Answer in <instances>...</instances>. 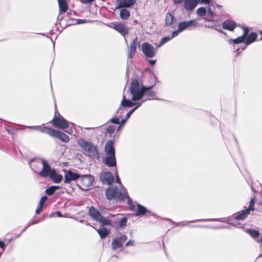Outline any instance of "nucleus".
Masks as SVG:
<instances>
[{
  "label": "nucleus",
  "instance_id": "a878e982",
  "mask_svg": "<svg viewBox=\"0 0 262 262\" xmlns=\"http://www.w3.org/2000/svg\"><path fill=\"white\" fill-rule=\"evenodd\" d=\"M89 215L95 221H97L101 215V213L94 207H90L89 211Z\"/></svg>",
  "mask_w": 262,
  "mask_h": 262
},
{
  "label": "nucleus",
  "instance_id": "39448f33",
  "mask_svg": "<svg viewBox=\"0 0 262 262\" xmlns=\"http://www.w3.org/2000/svg\"><path fill=\"white\" fill-rule=\"evenodd\" d=\"M139 49L146 58H152L156 55V50L154 47L147 42L142 43Z\"/></svg>",
  "mask_w": 262,
  "mask_h": 262
},
{
  "label": "nucleus",
  "instance_id": "ea45409f",
  "mask_svg": "<svg viewBox=\"0 0 262 262\" xmlns=\"http://www.w3.org/2000/svg\"><path fill=\"white\" fill-rule=\"evenodd\" d=\"M207 13L206 9L204 7H200L198 9L196 14L200 17L204 16Z\"/></svg>",
  "mask_w": 262,
  "mask_h": 262
},
{
  "label": "nucleus",
  "instance_id": "6e6d98bb",
  "mask_svg": "<svg viewBox=\"0 0 262 262\" xmlns=\"http://www.w3.org/2000/svg\"><path fill=\"white\" fill-rule=\"evenodd\" d=\"M55 214L57 215V216L58 217H62L63 216L61 212L59 211H57L56 212L52 213L51 216H54Z\"/></svg>",
  "mask_w": 262,
  "mask_h": 262
},
{
  "label": "nucleus",
  "instance_id": "c03bdc74",
  "mask_svg": "<svg viewBox=\"0 0 262 262\" xmlns=\"http://www.w3.org/2000/svg\"><path fill=\"white\" fill-rule=\"evenodd\" d=\"M141 103H136V106L134 108L130 110H128V108H127L126 115H132L134 113L135 110H136L138 107H139L141 105Z\"/></svg>",
  "mask_w": 262,
  "mask_h": 262
},
{
  "label": "nucleus",
  "instance_id": "a18cd8bd",
  "mask_svg": "<svg viewBox=\"0 0 262 262\" xmlns=\"http://www.w3.org/2000/svg\"><path fill=\"white\" fill-rule=\"evenodd\" d=\"M127 111V108H125L124 106H123L121 105L120 107L118 109L117 113L118 114H125L126 115Z\"/></svg>",
  "mask_w": 262,
  "mask_h": 262
},
{
  "label": "nucleus",
  "instance_id": "8fccbe9b",
  "mask_svg": "<svg viewBox=\"0 0 262 262\" xmlns=\"http://www.w3.org/2000/svg\"><path fill=\"white\" fill-rule=\"evenodd\" d=\"M118 239L123 244L127 240V237L125 235H122Z\"/></svg>",
  "mask_w": 262,
  "mask_h": 262
},
{
  "label": "nucleus",
  "instance_id": "4468645a",
  "mask_svg": "<svg viewBox=\"0 0 262 262\" xmlns=\"http://www.w3.org/2000/svg\"><path fill=\"white\" fill-rule=\"evenodd\" d=\"M53 137H55L63 142L68 143L70 141V137L63 132L54 129V133L52 136Z\"/></svg>",
  "mask_w": 262,
  "mask_h": 262
},
{
  "label": "nucleus",
  "instance_id": "7c9ffc66",
  "mask_svg": "<svg viewBox=\"0 0 262 262\" xmlns=\"http://www.w3.org/2000/svg\"><path fill=\"white\" fill-rule=\"evenodd\" d=\"M177 35H173V31L172 32V34L169 36H167L163 37L162 39L161 40L160 42H159V45H158L157 47L159 48L163 45L166 43L169 40H170L173 37L177 36Z\"/></svg>",
  "mask_w": 262,
  "mask_h": 262
},
{
  "label": "nucleus",
  "instance_id": "7ed1b4c3",
  "mask_svg": "<svg viewBox=\"0 0 262 262\" xmlns=\"http://www.w3.org/2000/svg\"><path fill=\"white\" fill-rule=\"evenodd\" d=\"M127 194V193L125 189H123V191H119L116 187H108L105 191L106 197L109 200L115 199L119 201H123L126 199Z\"/></svg>",
  "mask_w": 262,
  "mask_h": 262
},
{
  "label": "nucleus",
  "instance_id": "a211bd4d",
  "mask_svg": "<svg viewBox=\"0 0 262 262\" xmlns=\"http://www.w3.org/2000/svg\"><path fill=\"white\" fill-rule=\"evenodd\" d=\"M223 28L230 31H233L237 26V24L231 20L227 19L222 24Z\"/></svg>",
  "mask_w": 262,
  "mask_h": 262
},
{
  "label": "nucleus",
  "instance_id": "c9c22d12",
  "mask_svg": "<svg viewBox=\"0 0 262 262\" xmlns=\"http://www.w3.org/2000/svg\"><path fill=\"white\" fill-rule=\"evenodd\" d=\"M59 188V187L58 186H51L45 190V192L48 195H52Z\"/></svg>",
  "mask_w": 262,
  "mask_h": 262
},
{
  "label": "nucleus",
  "instance_id": "5fc2aeb1",
  "mask_svg": "<svg viewBox=\"0 0 262 262\" xmlns=\"http://www.w3.org/2000/svg\"><path fill=\"white\" fill-rule=\"evenodd\" d=\"M116 182L119 184L121 185V186L122 187L123 189H124L123 186L122 185L120 178H119V177L117 174H116Z\"/></svg>",
  "mask_w": 262,
  "mask_h": 262
},
{
  "label": "nucleus",
  "instance_id": "4c0bfd02",
  "mask_svg": "<svg viewBox=\"0 0 262 262\" xmlns=\"http://www.w3.org/2000/svg\"><path fill=\"white\" fill-rule=\"evenodd\" d=\"M122 243L119 240L118 238H115L112 243V248L115 250L117 248H121L122 247Z\"/></svg>",
  "mask_w": 262,
  "mask_h": 262
},
{
  "label": "nucleus",
  "instance_id": "cd10ccee",
  "mask_svg": "<svg viewBox=\"0 0 262 262\" xmlns=\"http://www.w3.org/2000/svg\"><path fill=\"white\" fill-rule=\"evenodd\" d=\"M136 103H135L130 100H127L125 99V96L124 95L123 96V98L121 101V105L123 106H124L125 108H129L136 105Z\"/></svg>",
  "mask_w": 262,
  "mask_h": 262
},
{
  "label": "nucleus",
  "instance_id": "20e7f679",
  "mask_svg": "<svg viewBox=\"0 0 262 262\" xmlns=\"http://www.w3.org/2000/svg\"><path fill=\"white\" fill-rule=\"evenodd\" d=\"M80 178V181L78 184L80 189L83 191L89 190L95 180L94 178L90 174L82 176Z\"/></svg>",
  "mask_w": 262,
  "mask_h": 262
},
{
  "label": "nucleus",
  "instance_id": "9d476101",
  "mask_svg": "<svg viewBox=\"0 0 262 262\" xmlns=\"http://www.w3.org/2000/svg\"><path fill=\"white\" fill-rule=\"evenodd\" d=\"M197 23L195 20H190L189 21H185L180 23L178 27L177 30L173 31V35H178L179 33L186 30L187 28L192 26H196Z\"/></svg>",
  "mask_w": 262,
  "mask_h": 262
},
{
  "label": "nucleus",
  "instance_id": "423d86ee",
  "mask_svg": "<svg viewBox=\"0 0 262 262\" xmlns=\"http://www.w3.org/2000/svg\"><path fill=\"white\" fill-rule=\"evenodd\" d=\"M254 199H251L250 201L248 207L234 214L233 216V219L236 220H244L247 217V215L250 214V211L254 209Z\"/></svg>",
  "mask_w": 262,
  "mask_h": 262
},
{
  "label": "nucleus",
  "instance_id": "2eb2a0df",
  "mask_svg": "<svg viewBox=\"0 0 262 262\" xmlns=\"http://www.w3.org/2000/svg\"><path fill=\"white\" fill-rule=\"evenodd\" d=\"M136 0H116L117 8H129L133 6Z\"/></svg>",
  "mask_w": 262,
  "mask_h": 262
},
{
  "label": "nucleus",
  "instance_id": "e2e57ef3",
  "mask_svg": "<svg viewBox=\"0 0 262 262\" xmlns=\"http://www.w3.org/2000/svg\"><path fill=\"white\" fill-rule=\"evenodd\" d=\"M5 128H6V130L7 131V132H8L9 134H11V133H12V132H11V129L7 128L6 127H5Z\"/></svg>",
  "mask_w": 262,
  "mask_h": 262
},
{
  "label": "nucleus",
  "instance_id": "4be33fe9",
  "mask_svg": "<svg viewBox=\"0 0 262 262\" xmlns=\"http://www.w3.org/2000/svg\"><path fill=\"white\" fill-rule=\"evenodd\" d=\"M199 0H185L184 8L187 11L192 10L199 3Z\"/></svg>",
  "mask_w": 262,
  "mask_h": 262
},
{
  "label": "nucleus",
  "instance_id": "b1692460",
  "mask_svg": "<svg viewBox=\"0 0 262 262\" xmlns=\"http://www.w3.org/2000/svg\"><path fill=\"white\" fill-rule=\"evenodd\" d=\"M42 160L44 159L40 158L31 159L28 161V163L30 167L33 169V170L38 173V170H40L41 168H39L38 164H37V162H38V160Z\"/></svg>",
  "mask_w": 262,
  "mask_h": 262
},
{
  "label": "nucleus",
  "instance_id": "603ef678",
  "mask_svg": "<svg viewBox=\"0 0 262 262\" xmlns=\"http://www.w3.org/2000/svg\"><path fill=\"white\" fill-rule=\"evenodd\" d=\"M76 24H84L87 22V20L85 19H78L76 20Z\"/></svg>",
  "mask_w": 262,
  "mask_h": 262
},
{
  "label": "nucleus",
  "instance_id": "ddd939ff",
  "mask_svg": "<svg viewBox=\"0 0 262 262\" xmlns=\"http://www.w3.org/2000/svg\"><path fill=\"white\" fill-rule=\"evenodd\" d=\"M112 28L119 32L122 35L125 36L128 33V30L125 26L120 23H113L111 24Z\"/></svg>",
  "mask_w": 262,
  "mask_h": 262
},
{
  "label": "nucleus",
  "instance_id": "72a5a7b5",
  "mask_svg": "<svg viewBox=\"0 0 262 262\" xmlns=\"http://www.w3.org/2000/svg\"><path fill=\"white\" fill-rule=\"evenodd\" d=\"M245 38L244 36H240L235 39H230L228 40V42L230 44L236 45L239 43L244 42L245 41Z\"/></svg>",
  "mask_w": 262,
  "mask_h": 262
},
{
  "label": "nucleus",
  "instance_id": "5701e85b",
  "mask_svg": "<svg viewBox=\"0 0 262 262\" xmlns=\"http://www.w3.org/2000/svg\"><path fill=\"white\" fill-rule=\"evenodd\" d=\"M104 163L109 167H114L116 166V161L115 155H107L104 159Z\"/></svg>",
  "mask_w": 262,
  "mask_h": 262
},
{
  "label": "nucleus",
  "instance_id": "f704fd0d",
  "mask_svg": "<svg viewBox=\"0 0 262 262\" xmlns=\"http://www.w3.org/2000/svg\"><path fill=\"white\" fill-rule=\"evenodd\" d=\"M97 232L100 235L101 238H104L109 234V231L105 228H102L97 230Z\"/></svg>",
  "mask_w": 262,
  "mask_h": 262
},
{
  "label": "nucleus",
  "instance_id": "13d9d810",
  "mask_svg": "<svg viewBox=\"0 0 262 262\" xmlns=\"http://www.w3.org/2000/svg\"><path fill=\"white\" fill-rule=\"evenodd\" d=\"M183 2H185V0H174L173 3L175 5H178V4H181Z\"/></svg>",
  "mask_w": 262,
  "mask_h": 262
},
{
  "label": "nucleus",
  "instance_id": "a19ab883",
  "mask_svg": "<svg viewBox=\"0 0 262 262\" xmlns=\"http://www.w3.org/2000/svg\"><path fill=\"white\" fill-rule=\"evenodd\" d=\"M127 218L125 217L121 218L119 221V227L120 228H124L126 226Z\"/></svg>",
  "mask_w": 262,
  "mask_h": 262
},
{
  "label": "nucleus",
  "instance_id": "f03ea898",
  "mask_svg": "<svg viewBox=\"0 0 262 262\" xmlns=\"http://www.w3.org/2000/svg\"><path fill=\"white\" fill-rule=\"evenodd\" d=\"M77 143L83 149L86 156L93 159L99 158V154L96 145L84 139L78 140Z\"/></svg>",
  "mask_w": 262,
  "mask_h": 262
},
{
  "label": "nucleus",
  "instance_id": "473e14b6",
  "mask_svg": "<svg viewBox=\"0 0 262 262\" xmlns=\"http://www.w3.org/2000/svg\"><path fill=\"white\" fill-rule=\"evenodd\" d=\"M130 16V12L125 8H123L120 12V17L122 20H126Z\"/></svg>",
  "mask_w": 262,
  "mask_h": 262
},
{
  "label": "nucleus",
  "instance_id": "1a4fd4ad",
  "mask_svg": "<svg viewBox=\"0 0 262 262\" xmlns=\"http://www.w3.org/2000/svg\"><path fill=\"white\" fill-rule=\"evenodd\" d=\"M257 33L254 32L250 33L246 37L244 41V45L241 47H237L234 46L233 48L237 52V54H239V50L241 49L242 50H244L246 47L252 42H254L257 38Z\"/></svg>",
  "mask_w": 262,
  "mask_h": 262
},
{
  "label": "nucleus",
  "instance_id": "f257e3e1",
  "mask_svg": "<svg viewBox=\"0 0 262 262\" xmlns=\"http://www.w3.org/2000/svg\"><path fill=\"white\" fill-rule=\"evenodd\" d=\"M152 86L146 87L140 84L137 79L132 80L129 88L132 95V100L137 101L142 99L143 101L156 99V92L151 90Z\"/></svg>",
  "mask_w": 262,
  "mask_h": 262
},
{
  "label": "nucleus",
  "instance_id": "c756f323",
  "mask_svg": "<svg viewBox=\"0 0 262 262\" xmlns=\"http://www.w3.org/2000/svg\"><path fill=\"white\" fill-rule=\"evenodd\" d=\"M217 219H198V220H195L189 222H180L177 223V225H180V226H188V223H195L198 222H201V221H217Z\"/></svg>",
  "mask_w": 262,
  "mask_h": 262
},
{
  "label": "nucleus",
  "instance_id": "f3484780",
  "mask_svg": "<svg viewBox=\"0 0 262 262\" xmlns=\"http://www.w3.org/2000/svg\"><path fill=\"white\" fill-rule=\"evenodd\" d=\"M138 42V38L136 37L133 40L131 41L129 45V49L128 53V57L133 58L137 51V45Z\"/></svg>",
  "mask_w": 262,
  "mask_h": 262
},
{
  "label": "nucleus",
  "instance_id": "774afa93",
  "mask_svg": "<svg viewBox=\"0 0 262 262\" xmlns=\"http://www.w3.org/2000/svg\"><path fill=\"white\" fill-rule=\"evenodd\" d=\"M261 38H260V40H261V39H262V32H261Z\"/></svg>",
  "mask_w": 262,
  "mask_h": 262
},
{
  "label": "nucleus",
  "instance_id": "864d4df0",
  "mask_svg": "<svg viewBox=\"0 0 262 262\" xmlns=\"http://www.w3.org/2000/svg\"><path fill=\"white\" fill-rule=\"evenodd\" d=\"M42 206L38 204V206L36 209L35 212L36 214H39L40 212L42 211Z\"/></svg>",
  "mask_w": 262,
  "mask_h": 262
},
{
  "label": "nucleus",
  "instance_id": "052dcab7",
  "mask_svg": "<svg viewBox=\"0 0 262 262\" xmlns=\"http://www.w3.org/2000/svg\"><path fill=\"white\" fill-rule=\"evenodd\" d=\"M211 0H201V3L205 4H209Z\"/></svg>",
  "mask_w": 262,
  "mask_h": 262
},
{
  "label": "nucleus",
  "instance_id": "79ce46f5",
  "mask_svg": "<svg viewBox=\"0 0 262 262\" xmlns=\"http://www.w3.org/2000/svg\"><path fill=\"white\" fill-rule=\"evenodd\" d=\"M248 233L253 238L257 237L259 235V231L254 229L248 230Z\"/></svg>",
  "mask_w": 262,
  "mask_h": 262
},
{
  "label": "nucleus",
  "instance_id": "680f3d73",
  "mask_svg": "<svg viewBox=\"0 0 262 262\" xmlns=\"http://www.w3.org/2000/svg\"><path fill=\"white\" fill-rule=\"evenodd\" d=\"M67 132L69 134H72L73 133V129L71 127L68 129V130H67Z\"/></svg>",
  "mask_w": 262,
  "mask_h": 262
},
{
  "label": "nucleus",
  "instance_id": "e433bc0d",
  "mask_svg": "<svg viewBox=\"0 0 262 262\" xmlns=\"http://www.w3.org/2000/svg\"><path fill=\"white\" fill-rule=\"evenodd\" d=\"M191 227H195V228H210L213 229H222L225 228V227L224 226H215L212 227L207 225H192L190 226Z\"/></svg>",
  "mask_w": 262,
  "mask_h": 262
},
{
  "label": "nucleus",
  "instance_id": "0eeeda50",
  "mask_svg": "<svg viewBox=\"0 0 262 262\" xmlns=\"http://www.w3.org/2000/svg\"><path fill=\"white\" fill-rule=\"evenodd\" d=\"M37 164H38L39 168L42 167L41 170L38 172V175L43 178L49 177L52 170L50 165L45 160H38Z\"/></svg>",
  "mask_w": 262,
  "mask_h": 262
},
{
  "label": "nucleus",
  "instance_id": "412c9836",
  "mask_svg": "<svg viewBox=\"0 0 262 262\" xmlns=\"http://www.w3.org/2000/svg\"><path fill=\"white\" fill-rule=\"evenodd\" d=\"M30 128H33L38 129L41 133H46L49 136L52 137L53 133H54V129L49 128L47 126H30Z\"/></svg>",
  "mask_w": 262,
  "mask_h": 262
},
{
  "label": "nucleus",
  "instance_id": "dca6fc26",
  "mask_svg": "<svg viewBox=\"0 0 262 262\" xmlns=\"http://www.w3.org/2000/svg\"><path fill=\"white\" fill-rule=\"evenodd\" d=\"M174 17L169 12L166 13L165 18V24L167 27L174 29L176 27Z\"/></svg>",
  "mask_w": 262,
  "mask_h": 262
},
{
  "label": "nucleus",
  "instance_id": "37998d69",
  "mask_svg": "<svg viewBox=\"0 0 262 262\" xmlns=\"http://www.w3.org/2000/svg\"><path fill=\"white\" fill-rule=\"evenodd\" d=\"M126 199H127V203L129 205V209L131 210H134L136 208V206L135 205L133 204L132 203V200L128 196L127 194V196L126 197Z\"/></svg>",
  "mask_w": 262,
  "mask_h": 262
},
{
  "label": "nucleus",
  "instance_id": "c85d7f7f",
  "mask_svg": "<svg viewBox=\"0 0 262 262\" xmlns=\"http://www.w3.org/2000/svg\"><path fill=\"white\" fill-rule=\"evenodd\" d=\"M59 10L61 13H64L68 9L66 0H58Z\"/></svg>",
  "mask_w": 262,
  "mask_h": 262
},
{
  "label": "nucleus",
  "instance_id": "58836bf2",
  "mask_svg": "<svg viewBox=\"0 0 262 262\" xmlns=\"http://www.w3.org/2000/svg\"><path fill=\"white\" fill-rule=\"evenodd\" d=\"M214 13L212 11L210 7H207V20L209 21H212V18L214 16Z\"/></svg>",
  "mask_w": 262,
  "mask_h": 262
},
{
  "label": "nucleus",
  "instance_id": "69168bd1",
  "mask_svg": "<svg viewBox=\"0 0 262 262\" xmlns=\"http://www.w3.org/2000/svg\"><path fill=\"white\" fill-rule=\"evenodd\" d=\"M215 30H216L221 33H224V32L221 29H217L216 28H215Z\"/></svg>",
  "mask_w": 262,
  "mask_h": 262
},
{
  "label": "nucleus",
  "instance_id": "bf43d9fd",
  "mask_svg": "<svg viewBox=\"0 0 262 262\" xmlns=\"http://www.w3.org/2000/svg\"><path fill=\"white\" fill-rule=\"evenodd\" d=\"M156 60H149L148 63L151 66H154L156 63Z\"/></svg>",
  "mask_w": 262,
  "mask_h": 262
},
{
  "label": "nucleus",
  "instance_id": "6ab92c4d",
  "mask_svg": "<svg viewBox=\"0 0 262 262\" xmlns=\"http://www.w3.org/2000/svg\"><path fill=\"white\" fill-rule=\"evenodd\" d=\"M146 213L147 216L154 215V213L148 211L145 207L138 204L135 215L136 216L144 215Z\"/></svg>",
  "mask_w": 262,
  "mask_h": 262
},
{
  "label": "nucleus",
  "instance_id": "4d7b16f0",
  "mask_svg": "<svg viewBox=\"0 0 262 262\" xmlns=\"http://www.w3.org/2000/svg\"><path fill=\"white\" fill-rule=\"evenodd\" d=\"M134 241L132 239H129L125 244L126 246H128L130 245H134Z\"/></svg>",
  "mask_w": 262,
  "mask_h": 262
},
{
  "label": "nucleus",
  "instance_id": "aec40b11",
  "mask_svg": "<svg viewBox=\"0 0 262 262\" xmlns=\"http://www.w3.org/2000/svg\"><path fill=\"white\" fill-rule=\"evenodd\" d=\"M104 150L107 155H115L114 141L112 140H109L106 142Z\"/></svg>",
  "mask_w": 262,
  "mask_h": 262
},
{
  "label": "nucleus",
  "instance_id": "393cba45",
  "mask_svg": "<svg viewBox=\"0 0 262 262\" xmlns=\"http://www.w3.org/2000/svg\"><path fill=\"white\" fill-rule=\"evenodd\" d=\"M50 178L53 180L55 183H60L62 180V176L60 174H58L55 169L52 168V170L50 175L49 176Z\"/></svg>",
  "mask_w": 262,
  "mask_h": 262
},
{
  "label": "nucleus",
  "instance_id": "3c124183",
  "mask_svg": "<svg viewBox=\"0 0 262 262\" xmlns=\"http://www.w3.org/2000/svg\"><path fill=\"white\" fill-rule=\"evenodd\" d=\"M244 32L242 36H244V37L245 38V37L248 35V32H249V29L248 28H243Z\"/></svg>",
  "mask_w": 262,
  "mask_h": 262
},
{
  "label": "nucleus",
  "instance_id": "de8ad7c7",
  "mask_svg": "<svg viewBox=\"0 0 262 262\" xmlns=\"http://www.w3.org/2000/svg\"><path fill=\"white\" fill-rule=\"evenodd\" d=\"M37 223H38V221L35 220H33L29 221V223H28L27 226L25 228V229L23 230V231H25L30 226L35 224Z\"/></svg>",
  "mask_w": 262,
  "mask_h": 262
},
{
  "label": "nucleus",
  "instance_id": "bb28decb",
  "mask_svg": "<svg viewBox=\"0 0 262 262\" xmlns=\"http://www.w3.org/2000/svg\"><path fill=\"white\" fill-rule=\"evenodd\" d=\"M129 117H130V116H126L125 118L122 119L121 121L120 120L119 118H118L117 117H114L111 119V121L114 124H119V125L118 126V128H117V130H118L121 128V124H123Z\"/></svg>",
  "mask_w": 262,
  "mask_h": 262
},
{
  "label": "nucleus",
  "instance_id": "9b49d317",
  "mask_svg": "<svg viewBox=\"0 0 262 262\" xmlns=\"http://www.w3.org/2000/svg\"><path fill=\"white\" fill-rule=\"evenodd\" d=\"M100 179L103 184L109 185H111L114 181V176L110 171L102 172L100 176Z\"/></svg>",
  "mask_w": 262,
  "mask_h": 262
},
{
  "label": "nucleus",
  "instance_id": "f8f14e48",
  "mask_svg": "<svg viewBox=\"0 0 262 262\" xmlns=\"http://www.w3.org/2000/svg\"><path fill=\"white\" fill-rule=\"evenodd\" d=\"M64 183L69 184L72 181H75L80 177V175L77 173L73 172L71 170H68L64 174Z\"/></svg>",
  "mask_w": 262,
  "mask_h": 262
},
{
  "label": "nucleus",
  "instance_id": "0e129e2a",
  "mask_svg": "<svg viewBox=\"0 0 262 262\" xmlns=\"http://www.w3.org/2000/svg\"><path fill=\"white\" fill-rule=\"evenodd\" d=\"M99 126H97V127H90V128H86V129H95V128H98Z\"/></svg>",
  "mask_w": 262,
  "mask_h": 262
},
{
  "label": "nucleus",
  "instance_id": "09e8293b",
  "mask_svg": "<svg viewBox=\"0 0 262 262\" xmlns=\"http://www.w3.org/2000/svg\"><path fill=\"white\" fill-rule=\"evenodd\" d=\"M47 199L48 197L46 195L43 196L39 201V205L43 206V205L45 204V202L47 200Z\"/></svg>",
  "mask_w": 262,
  "mask_h": 262
},
{
  "label": "nucleus",
  "instance_id": "338daca9",
  "mask_svg": "<svg viewBox=\"0 0 262 262\" xmlns=\"http://www.w3.org/2000/svg\"><path fill=\"white\" fill-rule=\"evenodd\" d=\"M205 27H207L208 28H214V27L213 26H207V25H205Z\"/></svg>",
  "mask_w": 262,
  "mask_h": 262
},
{
  "label": "nucleus",
  "instance_id": "6e6552de",
  "mask_svg": "<svg viewBox=\"0 0 262 262\" xmlns=\"http://www.w3.org/2000/svg\"><path fill=\"white\" fill-rule=\"evenodd\" d=\"M51 122L55 127L62 129L68 128L69 125L68 121L62 116H54Z\"/></svg>",
  "mask_w": 262,
  "mask_h": 262
},
{
  "label": "nucleus",
  "instance_id": "49530a36",
  "mask_svg": "<svg viewBox=\"0 0 262 262\" xmlns=\"http://www.w3.org/2000/svg\"><path fill=\"white\" fill-rule=\"evenodd\" d=\"M116 129V127L114 125H110L107 128L106 131L110 134H112L114 133Z\"/></svg>",
  "mask_w": 262,
  "mask_h": 262
},
{
  "label": "nucleus",
  "instance_id": "2f4dec72",
  "mask_svg": "<svg viewBox=\"0 0 262 262\" xmlns=\"http://www.w3.org/2000/svg\"><path fill=\"white\" fill-rule=\"evenodd\" d=\"M100 223L102 226H110L111 225V221L108 219V217L103 216L102 215L97 221Z\"/></svg>",
  "mask_w": 262,
  "mask_h": 262
}]
</instances>
